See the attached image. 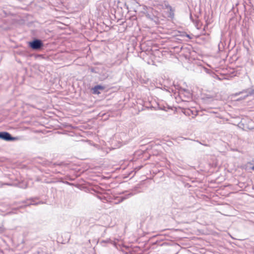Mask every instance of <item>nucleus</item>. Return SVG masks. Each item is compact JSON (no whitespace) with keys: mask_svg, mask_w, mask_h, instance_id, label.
Here are the masks:
<instances>
[{"mask_svg":"<svg viewBox=\"0 0 254 254\" xmlns=\"http://www.w3.org/2000/svg\"><path fill=\"white\" fill-rule=\"evenodd\" d=\"M29 46L33 50H39L44 46L43 42L38 39H35L33 41L29 42Z\"/></svg>","mask_w":254,"mask_h":254,"instance_id":"nucleus-2","label":"nucleus"},{"mask_svg":"<svg viewBox=\"0 0 254 254\" xmlns=\"http://www.w3.org/2000/svg\"><path fill=\"white\" fill-rule=\"evenodd\" d=\"M243 93H246V95H245L243 97H241V98L236 99H235V100L240 101L241 100H244L249 96H252L253 97V98H254V88L252 87V88H248L246 90H243V91L238 92V93H236L234 94H232L231 95V99H234V98L236 96L239 95L241 94H243Z\"/></svg>","mask_w":254,"mask_h":254,"instance_id":"nucleus-1","label":"nucleus"},{"mask_svg":"<svg viewBox=\"0 0 254 254\" xmlns=\"http://www.w3.org/2000/svg\"><path fill=\"white\" fill-rule=\"evenodd\" d=\"M198 141V142H199V143H200V144H202V145H204V146H208V145H207V144H206L202 143H201V142H199L198 141Z\"/></svg>","mask_w":254,"mask_h":254,"instance_id":"nucleus-15","label":"nucleus"},{"mask_svg":"<svg viewBox=\"0 0 254 254\" xmlns=\"http://www.w3.org/2000/svg\"><path fill=\"white\" fill-rule=\"evenodd\" d=\"M183 114L187 116H190L191 115L192 116V118H193L194 116H196L197 115L198 112H183Z\"/></svg>","mask_w":254,"mask_h":254,"instance_id":"nucleus-8","label":"nucleus"},{"mask_svg":"<svg viewBox=\"0 0 254 254\" xmlns=\"http://www.w3.org/2000/svg\"><path fill=\"white\" fill-rule=\"evenodd\" d=\"M114 112H99L97 115V119L101 118V120L106 121L111 116H113Z\"/></svg>","mask_w":254,"mask_h":254,"instance_id":"nucleus-5","label":"nucleus"},{"mask_svg":"<svg viewBox=\"0 0 254 254\" xmlns=\"http://www.w3.org/2000/svg\"><path fill=\"white\" fill-rule=\"evenodd\" d=\"M179 94L181 98H184L183 100H186L191 98V94L188 89L180 88Z\"/></svg>","mask_w":254,"mask_h":254,"instance_id":"nucleus-3","label":"nucleus"},{"mask_svg":"<svg viewBox=\"0 0 254 254\" xmlns=\"http://www.w3.org/2000/svg\"><path fill=\"white\" fill-rule=\"evenodd\" d=\"M133 195V193H128L127 194L125 195L124 196H121L119 198V202L120 203V202H121L123 201L124 200L129 198L130 196H132Z\"/></svg>","mask_w":254,"mask_h":254,"instance_id":"nucleus-7","label":"nucleus"},{"mask_svg":"<svg viewBox=\"0 0 254 254\" xmlns=\"http://www.w3.org/2000/svg\"><path fill=\"white\" fill-rule=\"evenodd\" d=\"M30 200H31V202L29 204H28L25 205L24 207H26L27 206H29L30 205H37L38 204V203H34V200H33V199H30Z\"/></svg>","mask_w":254,"mask_h":254,"instance_id":"nucleus-11","label":"nucleus"},{"mask_svg":"<svg viewBox=\"0 0 254 254\" xmlns=\"http://www.w3.org/2000/svg\"><path fill=\"white\" fill-rule=\"evenodd\" d=\"M0 139L7 141H10L15 140L16 138L12 136L8 132L1 131L0 132Z\"/></svg>","mask_w":254,"mask_h":254,"instance_id":"nucleus-4","label":"nucleus"},{"mask_svg":"<svg viewBox=\"0 0 254 254\" xmlns=\"http://www.w3.org/2000/svg\"><path fill=\"white\" fill-rule=\"evenodd\" d=\"M252 170L254 171V165L251 168Z\"/></svg>","mask_w":254,"mask_h":254,"instance_id":"nucleus-16","label":"nucleus"},{"mask_svg":"<svg viewBox=\"0 0 254 254\" xmlns=\"http://www.w3.org/2000/svg\"><path fill=\"white\" fill-rule=\"evenodd\" d=\"M203 100H204V102H208L212 100V97L210 96H205L202 98Z\"/></svg>","mask_w":254,"mask_h":254,"instance_id":"nucleus-10","label":"nucleus"},{"mask_svg":"<svg viewBox=\"0 0 254 254\" xmlns=\"http://www.w3.org/2000/svg\"><path fill=\"white\" fill-rule=\"evenodd\" d=\"M101 243H110L111 244H113L114 245H115L116 243L113 242L111 239H107L106 240H102L101 242Z\"/></svg>","mask_w":254,"mask_h":254,"instance_id":"nucleus-9","label":"nucleus"},{"mask_svg":"<svg viewBox=\"0 0 254 254\" xmlns=\"http://www.w3.org/2000/svg\"><path fill=\"white\" fill-rule=\"evenodd\" d=\"M4 231V228L2 226H0V234L3 233Z\"/></svg>","mask_w":254,"mask_h":254,"instance_id":"nucleus-13","label":"nucleus"},{"mask_svg":"<svg viewBox=\"0 0 254 254\" xmlns=\"http://www.w3.org/2000/svg\"><path fill=\"white\" fill-rule=\"evenodd\" d=\"M63 162H61L60 163H54L53 164V165L54 166H57V165L61 166V165H63Z\"/></svg>","mask_w":254,"mask_h":254,"instance_id":"nucleus-12","label":"nucleus"},{"mask_svg":"<svg viewBox=\"0 0 254 254\" xmlns=\"http://www.w3.org/2000/svg\"><path fill=\"white\" fill-rule=\"evenodd\" d=\"M3 185H6V186H12V184H10V183H4L2 184Z\"/></svg>","mask_w":254,"mask_h":254,"instance_id":"nucleus-14","label":"nucleus"},{"mask_svg":"<svg viewBox=\"0 0 254 254\" xmlns=\"http://www.w3.org/2000/svg\"><path fill=\"white\" fill-rule=\"evenodd\" d=\"M105 89V87L100 85L95 86L92 88L93 93L95 94H100L99 90H103Z\"/></svg>","mask_w":254,"mask_h":254,"instance_id":"nucleus-6","label":"nucleus"}]
</instances>
